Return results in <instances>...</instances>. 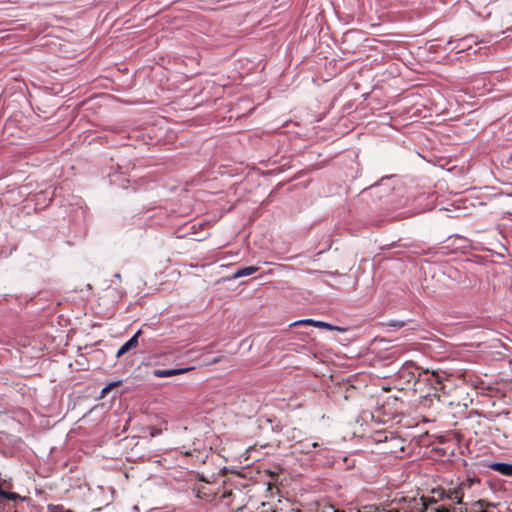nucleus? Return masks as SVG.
Here are the masks:
<instances>
[{"mask_svg": "<svg viewBox=\"0 0 512 512\" xmlns=\"http://www.w3.org/2000/svg\"><path fill=\"white\" fill-rule=\"evenodd\" d=\"M297 325H311V326L318 327V328H325L327 330H339L338 327L333 326L329 323H326L323 321H317V320H313V319H302V320L295 321L294 323L291 324V326H297Z\"/></svg>", "mask_w": 512, "mask_h": 512, "instance_id": "obj_3", "label": "nucleus"}, {"mask_svg": "<svg viewBox=\"0 0 512 512\" xmlns=\"http://www.w3.org/2000/svg\"><path fill=\"white\" fill-rule=\"evenodd\" d=\"M403 512H426L428 510V505L425 501L424 497L419 499L410 498L408 500L404 499V504L402 505Z\"/></svg>", "mask_w": 512, "mask_h": 512, "instance_id": "obj_2", "label": "nucleus"}, {"mask_svg": "<svg viewBox=\"0 0 512 512\" xmlns=\"http://www.w3.org/2000/svg\"><path fill=\"white\" fill-rule=\"evenodd\" d=\"M10 487H11L10 482H8L7 480L0 479V497L7 499V500H11V501H15V500L19 499L20 498L19 494L15 493V492H8L5 490V488H10Z\"/></svg>", "mask_w": 512, "mask_h": 512, "instance_id": "obj_6", "label": "nucleus"}, {"mask_svg": "<svg viewBox=\"0 0 512 512\" xmlns=\"http://www.w3.org/2000/svg\"><path fill=\"white\" fill-rule=\"evenodd\" d=\"M431 512H450L449 508L440 506L431 510Z\"/></svg>", "mask_w": 512, "mask_h": 512, "instance_id": "obj_10", "label": "nucleus"}, {"mask_svg": "<svg viewBox=\"0 0 512 512\" xmlns=\"http://www.w3.org/2000/svg\"><path fill=\"white\" fill-rule=\"evenodd\" d=\"M390 325L393 327L401 328L405 325V323L403 321H392Z\"/></svg>", "mask_w": 512, "mask_h": 512, "instance_id": "obj_11", "label": "nucleus"}, {"mask_svg": "<svg viewBox=\"0 0 512 512\" xmlns=\"http://www.w3.org/2000/svg\"><path fill=\"white\" fill-rule=\"evenodd\" d=\"M115 278H117L118 280H120V279H121V275H120V273H116V274H115Z\"/></svg>", "mask_w": 512, "mask_h": 512, "instance_id": "obj_15", "label": "nucleus"}, {"mask_svg": "<svg viewBox=\"0 0 512 512\" xmlns=\"http://www.w3.org/2000/svg\"><path fill=\"white\" fill-rule=\"evenodd\" d=\"M334 512H344V511L334 510Z\"/></svg>", "mask_w": 512, "mask_h": 512, "instance_id": "obj_17", "label": "nucleus"}, {"mask_svg": "<svg viewBox=\"0 0 512 512\" xmlns=\"http://www.w3.org/2000/svg\"><path fill=\"white\" fill-rule=\"evenodd\" d=\"M471 484L472 481L467 479L465 482H462L458 486L451 487L446 492H443L442 498L446 497L451 501H455L456 503L461 504L464 497V490L469 488Z\"/></svg>", "mask_w": 512, "mask_h": 512, "instance_id": "obj_1", "label": "nucleus"}, {"mask_svg": "<svg viewBox=\"0 0 512 512\" xmlns=\"http://www.w3.org/2000/svg\"><path fill=\"white\" fill-rule=\"evenodd\" d=\"M110 387H111V385H108L105 388H103L102 395H105L108 392V390L110 389Z\"/></svg>", "mask_w": 512, "mask_h": 512, "instance_id": "obj_12", "label": "nucleus"}, {"mask_svg": "<svg viewBox=\"0 0 512 512\" xmlns=\"http://www.w3.org/2000/svg\"><path fill=\"white\" fill-rule=\"evenodd\" d=\"M431 377H433V378H437L438 376L433 372V373L431 374Z\"/></svg>", "mask_w": 512, "mask_h": 512, "instance_id": "obj_16", "label": "nucleus"}, {"mask_svg": "<svg viewBox=\"0 0 512 512\" xmlns=\"http://www.w3.org/2000/svg\"><path fill=\"white\" fill-rule=\"evenodd\" d=\"M489 467L501 475L512 476V464L510 463L494 462Z\"/></svg>", "mask_w": 512, "mask_h": 512, "instance_id": "obj_7", "label": "nucleus"}, {"mask_svg": "<svg viewBox=\"0 0 512 512\" xmlns=\"http://www.w3.org/2000/svg\"><path fill=\"white\" fill-rule=\"evenodd\" d=\"M51 512H73L71 510H64L62 506H53L50 508Z\"/></svg>", "mask_w": 512, "mask_h": 512, "instance_id": "obj_9", "label": "nucleus"}, {"mask_svg": "<svg viewBox=\"0 0 512 512\" xmlns=\"http://www.w3.org/2000/svg\"><path fill=\"white\" fill-rule=\"evenodd\" d=\"M319 446H320V444H319L318 442H313V443L311 444V447H312V448H316V447H319Z\"/></svg>", "mask_w": 512, "mask_h": 512, "instance_id": "obj_13", "label": "nucleus"}, {"mask_svg": "<svg viewBox=\"0 0 512 512\" xmlns=\"http://www.w3.org/2000/svg\"><path fill=\"white\" fill-rule=\"evenodd\" d=\"M192 369H193L192 367L179 368V369H156V370H154L153 375L157 378L172 377L175 375H180V374L186 373Z\"/></svg>", "mask_w": 512, "mask_h": 512, "instance_id": "obj_4", "label": "nucleus"}, {"mask_svg": "<svg viewBox=\"0 0 512 512\" xmlns=\"http://www.w3.org/2000/svg\"><path fill=\"white\" fill-rule=\"evenodd\" d=\"M302 451H304V452H306V453H309V452H311V449H310V448H308V447H304Z\"/></svg>", "mask_w": 512, "mask_h": 512, "instance_id": "obj_14", "label": "nucleus"}, {"mask_svg": "<svg viewBox=\"0 0 512 512\" xmlns=\"http://www.w3.org/2000/svg\"><path fill=\"white\" fill-rule=\"evenodd\" d=\"M141 335V330H138L128 341H126L118 350L116 357H121L131 349L137 347L138 338Z\"/></svg>", "mask_w": 512, "mask_h": 512, "instance_id": "obj_5", "label": "nucleus"}, {"mask_svg": "<svg viewBox=\"0 0 512 512\" xmlns=\"http://www.w3.org/2000/svg\"><path fill=\"white\" fill-rule=\"evenodd\" d=\"M259 270L256 266H248V267H242L237 269L233 275L231 276V279H238L241 277L252 275L253 273L257 272Z\"/></svg>", "mask_w": 512, "mask_h": 512, "instance_id": "obj_8", "label": "nucleus"}]
</instances>
